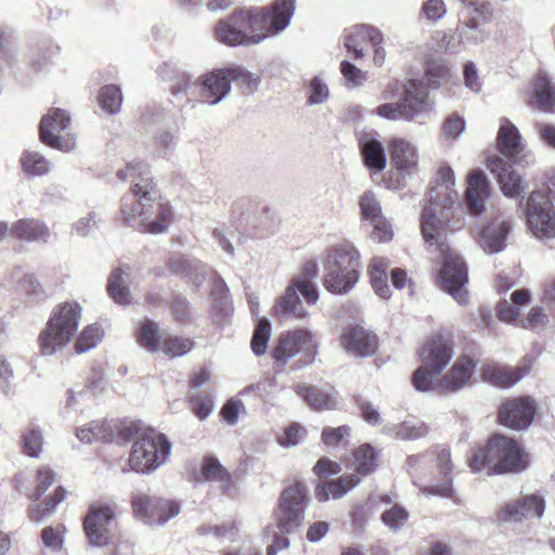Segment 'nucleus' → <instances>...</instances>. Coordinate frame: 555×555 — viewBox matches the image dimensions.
Here are the masks:
<instances>
[{
  "instance_id": "1",
  "label": "nucleus",
  "mask_w": 555,
  "mask_h": 555,
  "mask_svg": "<svg viewBox=\"0 0 555 555\" xmlns=\"http://www.w3.org/2000/svg\"><path fill=\"white\" fill-rule=\"evenodd\" d=\"M463 225V207L455 190L454 172L449 165H442L424 206L421 230L428 250L434 248L443 260L438 275L440 288L449 293L460 305L468 301L467 267L462 257L450 249L444 236L447 227L455 231Z\"/></svg>"
},
{
  "instance_id": "2",
  "label": "nucleus",
  "mask_w": 555,
  "mask_h": 555,
  "mask_svg": "<svg viewBox=\"0 0 555 555\" xmlns=\"http://www.w3.org/2000/svg\"><path fill=\"white\" fill-rule=\"evenodd\" d=\"M117 176L133 185L121 199V217L140 232L159 234L171 224L172 211L159 195L151 177L150 166L141 160L130 162Z\"/></svg>"
},
{
  "instance_id": "3",
  "label": "nucleus",
  "mask_w": 555,
  "mask_h": 555,
  "mask_svg": "<svg viewBox=\"0 0 555 555\" xmlns=\"http://www.w3.org/2000/svg\"><path fill=\"white\" fill-rule=\"evenodd\" d=\"M295 11L292 0H275L270 5L238 9L215 27L217 41L229 47H249L279 36L291 24Z\"/></svg>"
},
{
  "instance_id": "4",
  "label": "nucleus",
  "mask_w": 555,
  "mask_h": 555,
  "mask_svg": "<svg viewBox=\"0 0 555 555\" xmlns=\"http://www.w3.org/2000/svg\"><path fill=\"white\" fill-rule=\"evenodd\" d=\"M453 463L448 449L412 454L406 459V472L412 482L426 495L452 496Z\"/></svg>"
},
{
  "instance_id": "5",
  "label": "nucleus",
  "mask_w": 555,
  "mask_h": 555,
  "mask_svg": "<svg viewBox=\"0 0 555 555\" xmlns=\"http://www.w3.org/2000/svg\"><path fill=\"white\" fill-rule=\"evenodd\" d=\"M526 466V457L519 444L503 435L491 437L469 459V467L474 473H485L488 476L518 473Z\"/></svg>"
},
{
  "instance_id": "6",
  "label": "nucleus",
  "mask_w": 555,
  "mask_h": 555,
  "mask_svg": "<svg viewBox=\"0 0 555 555\" xmlns=\"http://www.w3.org/2000/svg\"><path fill=\"white\" fill-rule=\"evenodd\" d=\"M491 21L490 7L486 2L462 0L457 13V25L453 35L443 34L439 47L451 53H459L482 43L487 37V24Z\"/></svg>"
},
{
  "instance_id": "7",
  "label": "nucleus",
  "mask_w": 555,
  "mask_h": 555,
  "mask_svg": "<svg viewBox=\"0 0 555 555\" xmlns=\"http://www.w3.org/2000/svg\"><path fill=\"white\" fill-rule=\"evenodd\" d=\"M82 308L77 301H64L55 306L38 341L43 356H53L65 348L77 333Z\"/></svg>"
},
{
  "instance_id": "8",
  "label": "nucleus",
  "mask_w": 555,
  "mask_h": 555,
  "mask_svg": "<svg viewBox=\"0 0 555 555\" xmlns=\"http://www.w3.org/2000/svg\"><path fill=\"white\" fill-rule=\"evenodd\" d=\"M318 274L319 268L315 261L309 260L304 264L302 272L293 280L285 289V293L276 300L274 313L278 318L304 319L307 315V311L299 299L298 292L308 305L317 304L319 289L314 283V279H317Z\"/></svg>"
},
{
  "instance_id": "9",
  "label": "nucleus",
  "mask_w": 555,
  "mask_h": 555,
  "mask_svg": "<svg viewBox=\"0 0 555 555\" xmlns=\"http://www.w3.org/2000/svg\"><path fill=\"white\" fill-rule=\"evenodd\" d=\"M454 356L453 343L441 335L433 336L421 350L422 365L413 376L414 387L428 391L434 386V378L441 374Z\"/></svg>"
},
{
  "instance_id": "10",
  "label": "nucleus",
  "mask_w": 555,
  "mask_h": 555,
  "mask_svg": "<svg viewBox=\"0 0 555 555\" xmlns=\"http://www.w3.org/2000/svg\"><path fill=\"white\" fill-rule=\"evenodd\" d=\"M171 452V443L155 429H143L133 442L129 465L137 473H150L163 465Z\"/></svg>"
},
{
  "instance_id": "11",
  "label": "nucleus",
  "mask_w": 555,
  "mask_h": 555,
  "mask_svg": "<svg viewBox=\"0 0 555 555\" xmlns=\"http://www.w3.org/2000/svg\"><path fill=\"white\" fill-rule=\"evenodd\" d=\"M232 81L254 88L258 85L259 78L242 67L210 72L199 77L202 101L210 105L218 104L229 93Z\"/></svg>"
},
{
  "instance_id": "12",
  "label": "nucleus",
  "mask_w": 555,
  "mask_h": 555,
  "mask_svg": "<svg viewBox=\"0 0 555 555\" xmlns=\"http://www.w3.org/2000/svg\"><path fill=\"white\" fill-rule=\"evenodd\" d=\"M308 502V489L302 483L284 489L274 513L276 528L286 534L297 531L304 524Z\"/></svg>"
},
{
  "instance_id": "13",
  "label": "nucleus",
  "mask_w": 555,
  "mask_h": 555,
  "mask_svg": "<svg viewBox=\"0 0 555 555\" xmlns=\"http://www.w3.org/2000/svg\"><path fill=\"white\" fill-rule=\"evenodd\" d=\"M522 216L527 229L535 238H555V209L544 194L532 192L525 203Z\"/></svg>"
},
{
  "instance_id": "14",
  "label": "nucleus",
  "mask_w": 555,
  "mask_h": 555,
  "mask_svg": "<svg viewBox=\"0 0 555 555\" xmlns=\"http://www.w3.org/2000/svg\"><path fill=\"white\" fill-rule=\"evenodd\" d=\"M117 517L116 503H93L83 518V532L89 545L102 547L111 541V527Z\"/></svg>"
},
{
  "instance_id": "15",
  "label": "nucleus",
  "mask_w": 555,
  "mask_h": 555,
  "mask_svg": "<svg viewBox=\"0 0 555 555\" xmlns=\"http://www.w3.org/2000/svg\"><path fill=\"white\" fill-rule=\"evenodd\" d=\"M131 506L134 516L150 526H162L180 513L178 503L144 493H134Z\"/></svg>"
},
{
  "instance_id": "16",
  "label": "nucleus",
  "mask_w": 555,
  "mask_h": 555,
  "mask_svg": "<svg viewBox=\"0 0 555 555\" xmlns=\"http://www.w3.org/2000/svg\"><path fill=\"white\" fill-rule=\"evenodd\" d=\"M496 143L499 151L511 163L522 166L534 163V155L527 149L518 128L507 118L500 120Z\"/></svg>"
},
{
  "instance_id": "17",
  "label": "nucleus",
  "mask_w": 555,
  "mask_h": 555,
  "mask_svg": "<svg viewBox=\"0 0 555 555\" xmlns=\"http://www.w3.org/2000/svg\"><path fill=\"white\" fill-rule=\"evenodd\" d=\"M69 126L70 116L66 111L61 108L50 109L40 121V140L53 149L70 152L76 145L74 138L61 135V132L69 129Z\"/></svg>"
},
{
  "instance_id": "18",
  "label": "nucleus",
  "mask_w": 555,
  "mask_h": 555,
  "mask_svg": "<svg viewBox=\"0 0 555 555\" xmlns=\"http://www.w3.org/2000/svg\"><path fill=\"white\" fill-rule=\"evenodd\" d=\"M317 344L310 331L300 328L283 334L274 349L273 357L278 364L284 365L298 353L311 354Z\"/></svg>"
},
{
  "instance_id": "19",
  "label": "nucleus",
  "mask_w": 555,
  "mask_h": 555,
  "mask_svg": "<svg viewBox=\"0 0 555 555\" xmlns=\"http://www.w3.org/2000/svg\"><path fill=\"white\" fill-rule=\"evenodd\" d=\"M535 408V401L530 397L514 398L502 404L499 421L508 428L525 429L533 421Z\"/></svg>"
},
{
  "instance_id": "20",
  "label": "nucleus",
  "mask_w": 555,
  "mask_h": 555,
  "mask_svg": "<svg viewBox=\"0 0 555 555\" xmlns=\"http://www.w3.org/2000/svg\"><path fill=\"white\" fill-rule=\"evenodd\" d=\"M475 362L467 356L460 357L451 369L442 376L434 378V386L430 390L439 393H451L463 389L473 376Z\"/></svg>"
},
{
  "instance_id": "21",
  "label": "nucleus",
  "mask_w": 555,
  "mask_h": 555,
  "mask_svg": "<svg viewBox=\"0 0 555 555\" xmlns=\"http://www.w3.org/2000/svg\"><path fill=\"white\" fill-rule=\"evenodd\" d=\"M390 159L402 178H412L418 171V150L414 143L403 138H393L388 143Z\"/></svg>"
},
{
  "instance_id": "22",
  "label": "nucleus",
  "mask_w": 555,
  "mask_h": 555,
  "mask_svg": "<svg viewBox=\"0 0 555 555\" xmlns=\"http://www.w3.org/2000/svg\"><path fill=\"white\" fill-rule=\"evenodd\" d=\"M399 103L403 114V120L408 121L431 109L427 86L415 79L404 85L403 94Z\"/></svg>"
},
{
  "instance_id": "23",
  "label": "nucleus",
  "mask_w": 555,
  "mask_h": 555,
  "mask_svg": "<svg viewBox=\"0 0 555 555\" xmlns=\"http://www.w3.org/2000/svg\"><path fill=\"white\" fill-rule=\"evenodd\" d=\"M465 204L473 215H480L486 210V202L490 197V184L481 169H473L467 173Z\"/></svg>"
},
{
  "instance_id": "24",
  "label": "nucleus",
  "mask_w": 555,
  "mask_h": 555,
  "mask_svg": "<svg viewBox=\"0 0 555 555\" xmlns=\"http://www.w3.org/2000/svg\"><path fill=\"white\" fill-rule=\"evenodd\" d=\"M487 167L496 173L501 190L507 197L517 198L526 190V182L507 165L504 158L491 155L487 159Z\"/></svg>"
},
{
  "instance_id": "25",
  "label": "nucleus",
  "mask_w": 555,
  "mask_h": 555,
  "mask_svg": "<svg viewBox=\"0 0 555 555\" xmlns=\"http://www.w3.org/2000/svg\"><path fill=\"white\" fill-rule=\"evenodd\" d=\"M343 348L354 357H370L377 349V337L362 326H348L340 335Z\"/></svg>"
},
{
  "instance_id": "26",
  "label": "nucleus",
  "mask_w": 555,
  "mask_h": 555,
  "mask_svg": "<svg viewBox=\"0 0 555 555\" xmlns=\"http://www.w3.org/2000/svg\"><path fill=\"white\" fill-rule=\"evenodd\" d=\"M531 365L527 362L516 366L499 365L488 363L481 369L482 379L495 387H512L529 374Z\"/></svg>"
},
{
  "instance_id": "27",
  "label": "nucleus",
  "mask_w": 555,
  "mask_h": 555,
  "mask_svg": "<svg viewBox=\"0 0 555 555\" xmlns=\"http://www.w3.org/2000/svg\"><path fill=\"white\" fill-rule=\"evenodd\" d=\"M528 93L532 107L542 112L552 113L555 109V83L552 77L540 70L530 83Z\"/></svg>"
},
{
  "instance_id": "28",
  "label": "nucleus",
  "mask_w": 555,
  "mask_h": 555,
  "mask_svg": "<svg viewBox=\"0 0 555 555\" xmlns=\"http://www.w3.org/2000/svg\"><path fill=\"white\" fill-rule=\"evenodd\" d=\"M544 513L543 498L532 494L506 504L499 513L501 521H519L522 518H540Z\"/></svg>"
},
{
  "instance_id": "29",
  "label": "nucleus",
  "mask_w": 555,
  "mask_h": 555,
  "mask_svg": "<svg viewBox=\"0 0 555 555\" xmlns=\"http://www.w3.org/2000/svg\"><path fill=\"white\" fill-rule=\"evenodd\" d=\"M509 219L495 216L481 231L479 244L487 254L502 251L506 247L507 235L511 232Z\"/></svg>"
},
{
  "instance_id": "30",
  "label": "nucleus",
  "mask_w": 555,
  "mask_h": 555,
  "mask_svg": "<svg viewBox=\"0 0 555 555\" xmlns=\"http://www.w3.org/2000/svg\"><path fill=\"white\" fill-rule=\"evenodd\" d=\"M361 257L353 243L344 241L331 246L326 250L323 261L324 269H357L360 271Z\"/></svg>"
},
{
  "instance_id": "31",
  "label": "nucleus",
  "mask_w": 555,
  "mask_h": 555,
  "mask_svg": "<svg viewBox=\"0 0 555 555\" xmlns=\"http://www.w3.org/2000/svg\"><path fill=\"white\" fill-rule=\"evenodd\" d=\"M360 480L359 476L350 474L318 483L314 489V496L320 502H326L330 499H341L356 488L360 483Z\"/></svg>"
},
{
  "instance_id": "32",
  "label": "nucleus",
  "mask_w": 555,
  "mask_h": 555,
  "mask_svg": "<svg viewBox=\"0 0 555 555\" xmlns=\"http://www.w3.org/2000/svg\"><path fill=\"white\" fill-rule=\"evenodd\" d=\"M323 286L335 295L348 294L358 283L360 271L357 269H324Z\"/></svg>"
},
{
  "instance_id": "33",
  "label": "nucleus",
  "mask_w": 555,
  "mask_h": 555,
  "mask_svg": "<svg viewBox=\"0 0 555 555\" xmlns=\"http://www.w3.org/2000/svg\"><path fill=\"white\" fill-rule=\"evenodd\" d=\"M382 41L383 35L376 28L369 25H359L349 29L345 38V47L353 53L354 59H361L364 56L363 46L365 42L377 46Z\"/></svg>"
},
{
  "instance_id": "34",
  "label": "nucleus",
  "mask_w": 555,
  "mask_h": 555,
  "mask_svg": "<svg viewBox=\"0 0 555 555\" xmlns=\"http://www.w3.org/2000/svg\"><path fill=\"white\" fill-rule=\"evenodd\" d=\"M359 146L364 165L369 169L376 172L385 169L387 159L382 142L371 134H363L359 138Z\"/></svg>"
},
{
  "instance_id": "35",
  "label": "nucleus",
  "mask_w": 555,
  "mask_h": 555,
  "mask_svg": "<svg viewBox=\"0 0 555 555\" xmlns=\"http://www.w3.org/2000/svg\"><path fill=\"white\" fill-rule=\"evenodd\" d=\"M296 393L317 411L334 410L339 403L338 392L335 390L325 391L317 387L298 385Z\"/></svg>"
},
{
  "instance_id": "36",
  "label": "nucleus",
  "mask_w": 555,
  "mask_h": 555,
  "mask_svg": "<svg viewBox=\"0 0 555 555\" xmlns=\"http://www.w3.org/2000/svg\"><path fill=\"white\" fill-rule=\"evenodd\" d=\"M12 231L16 237L28 242L46 243L50 236L47 225L42 221L35 219L17 221L12 228Z\"/></svg>"
},
{
  "instance_id": "37",
  "label": "nucleus",
  "mask_w": 555,
  "mask_h": 555,
  "mask_svg": "<svg viewBox=\"0 0 555 555\" xmlns=\"http://www.w3.org/2000/svg\"><path fill=\"white\" fill-rule=\"evenodd\" d=\"M130 275V268L115 269L108 279L107 289L112 299L118 305H128L131 295L127 286V279Z\"/></svg>"
},
{
  "instance_id": "38",
  "label": "nucleus",
  "mask_w": 555,
  "mask_h": 555,
  "mask_svg": "<svg viewBox=\"0 0 555 555\" xmlns=\"http://www.w3.org/2000/svg\"><path fill=\"white\" fill-rule=\"evenodd\" d=\"M383 433L400 440H413L426 436L428 428L424 423L405 421L400 424L384 426Z\"/></svg>"
},
{
  "instance_id": "39",
  "label": "nucleus",
  "mask_w": 555,
  "mask_h": 555,
  "mask_svg": "<svg viewBox=\"0 0 555 555\" xmlns=\"http://www.w3.org/2000/svg\"><path fill=\"white\" fill-rule=\"evenodd\" d=\"M240 526L236 521H224L218 525H202L197 528L201 537H212L220 542L236 540Z\"/></svg>"
},
{
  "instance_id": "40",
  "label": "nucleus",
  "mask_w": 555,
  "mask_h": 555,
  "mask_svg": "<svg viewBox=\"0 0 555 555\" xmlns=\"http://www.w3.org/2000/svg\"><path fill=\"white\" fill-rule=\"evenodd\" d=\"M66 498V491L57 487L52 496L47 498L41 504H35L29 509V518L34 522H42L49 518L60 504Z\"/></svg>"
},
{
  "instance_id": "41",
  "label": "nucleus",
  "mask_w": 555,
  "mask_h": 555,
  "mask_svg": "<svg viewBox=\"0 0 555 555\" xmlns=\"http://www.w3.org/2000/svg\"><path fill=\"white\" fill-rule=\"evenodd\" d=\"M139 344L151 352L159 350L163 343V333L159 331V325L152 320H145L138 331Z\"/></svg>"
},
{
  "instance_id": "42",
  "label": "nucleus",
  "mask_w": 555,
  "mask_h": 555,
  "mask_svg": "<svg viewBox=\"0 0 555 555\" xmlns=\"http://www.w3.org/2000/svg\"><path fill=\"white\" fill-rule=\"evenodd\" d=\"M353 465L363 476L373 473L378 466L375 449L369 443L360 446L353 453Z\"/></svg>"
},
{
  "instance_id": "43",
  "label": "nucleus",
  "mask_w": 555,
  "mask_h": 555,
  "mask_svg": "<svg viewBox=\"0 0 555 555\" xmlns=\"http://www.w3.org/2000/svg\"><path fill=\"white\" fill-rule=\"evenodd\" d=\"M21 165L29 177L44 176L50 171V162L36 151H25L21 157Z\"/></svg>"
},
{
  "instance_id": "44",
  "label": "nucleus",
  "mask_w": 555,
  "mask_h": 555,
  "mask_svg": "<svg viewBox=\"0 0 555 555\" xmlns=\"http://www.w3.org/2000/svg\"><path fill=\"white\" fill-rule=\"evenodd\" d=\"M24 452L31 457H38L42 452L43 435L39 425L30 423L22 433Z\"/></svg>"
},
{
  "instance_id": "45",
  "label": "nucleus",
  "mask_w": 555,
  "mask_h": 555,
  "mask_svg": "<svg viewBox=\"0 0 555 555\" xmlns=\"http://www.w3.org/2000/svg\"><path fill=\"white\" fill-rule=\"evenodd\" d=\"M193 341L189 338L175 336L168 333H163V343L159 347L165 354L169 357H182L191 351Z\"/></svg>"
},
{
  "instance_id": "46",
  "label": "nucleus",
  "mask_w": 555,
  "mask_h": 555,
  "mask_svg": "<svg viewBox=\"0 0 555 555\" xmlns=\"http://www.w3.org/2000/svg\"><path fill=\"white\" fill-rule=\"evenodd\" d=\"M103 337L104 331L100 325L91 324L87 326L75 344L76 352L83 353L95 348L102 341Z\"/></svg>"
},
{
  "instance_id": "47",
  "label": "nucleus",
  "mask_w": 555,
  "mask_h": 555,
  "mask_svg": "<svg viewBox=\"0 0 555 555\" xmlns=\"http://www.w3.org/2000/svg\"><path fill=\"white\" fill-rule=\"evenodd\" d=\"M409 516V512L403 506L393 504L382 513L380 519L389 530L398 532L408 524Z\"/></svg>"
},
{
  "instance_id": "48",
  "label": "nucleus",
  "mask_w": 555,
  "mask_h": 555,
  "mask_svg": "<svg viewBox=\"0 0 555 555\" xmlns=\"http://www.w3.org/2000/svg\"><path fill=\"white\" fill-rule=\"evenodd\" d=\"M99 103L103 111L109 114L118 113L122 103V94L119 87L115 85L103 87L99 94Z\"/></svg>"
},
{
  "instance_id": "49",
  "label": "nucleus",
  "mask_w": 555,
  "mask_h": 555,
  "mask_svg": "<svg viewBox=\"0 0 555 555\" xmlns=\"http://www.w3.org/2000/svg\"><path fill=\"white\" fill-rule=\"evenodd\" d=\"M59 48L51 40H41L31 47L30 59L38 68H42L56 54Z\"/></svg>"
},
{
  "instance_id": "50",
  "label": "nucleus",
  "mask_w": 555,
  "mask_h": 555,
  "mask_svg": "<svg viewBox=\"0 0 555 555\" xmlns=\"http://www.w3.org/2000/svg\"><path fill=\"white\" fill-rule=\"evenodd\" d=\"M12 283L17 291L24 292L27 295L39 296L43 293L40 282L31 273L16 271L12 275Z\"/></svg>"
},
{
  "instance_id": "51",
  "label": "nucleus",
  "mask_w": 555,
  "mask_h": 555,
  "mask_svg": "<svg viewBox=\"0 0 555 555\" xmlns=\"http://www.w3.org/2000/svg\"><path fill=\"white\" fill-rule=\"evenodd\" d=\"M189 400L193 405V412L199 421L206 420L214 410V403L209 395L201 390H191Z\"/></svg>"
},
{
  "instance_id": "52",
  "label": "nucleus",
  "mask_w": 555,
  "mask_h": 555,
  "mask_svg": "<svg viewBox=\"0 0 555 555\" xmlns=\"http://www.w3.org/2000/svg\"><path fill=\"white\" fill-rule=\"evenodd\" d=\"M270 335L271 324L269 320L260 319L250 341L251 350L256 356H261L266 352Z\"/></svg>"
},
{
  "instance_id": "53",
  "label": "nucleus",
  "mask_w": 555,
  "mask_h": 555,
  "mask_svg": "<svg viewBox=\"0 0 555 555\" xmlns=\"http://www.w3.org/2000/svg\"><path fill=\"white\" fill-rule=\"evenodd\" d=\"M360 208L365 221L372 222L383 217L380 203L371 191L364 192L360 197Z\"/></svg>"
},
{
  "instance_id": "54",
  "label": "nucleus",
  "mask_w": 555,
  "mask_h": 555,
  "mask_svg": "<svg viewBox=\"0 0 555 555\" xmlns=\"http://www.w3.org/2000/svg\"><path fill=\"white\" fill-rule=\"evenodd\" d=\"M450 69L442 61H431L427 64L425 79L429 86L439 87L448 80Z\"/></svg>"
},
{
  "instance_id": "55",
  "label": "nucleus",
  "mask_w": 555,
  "mask_h": 555,
  "mask_svg": "<svg viewBox=\"0 0 555 555\" xmlns=\"http://www.w3.org/2000/svg\"><path fill=\"white\" fill-rule=\"evenodd\" d=\"M63 533H64V527L57 526V527H44L41 530V542L42 544L49 548L53 553H57L63 547Z\"/></svg>"
},
{
  "instance_id": "56",
  "label": "nucleus",
  "mask_w": 555,
  "mask_h": 555,
  "mask_svg": "<svg viewBox=\"0 0 555 555\" xmlns=\"http://www.w3.org/2000/svg\"><path fill=\"white\" fill-rule=\"evenodd\" d=\"M202 473L207 480H216L224 482L225 485L230 481L228 472L222 465L214 457H207L202 466Z\"/></svg>"
},
{
  "instance_id": "57",
  "label": "nucleus",
  "mask_w": 555,
  "mask_h": 555,
  "mask_svg": "<svg viewBox=\"0 0 555 555\" xmlns=\"http://www.w3.org/2000/svg\"><path fill=\"white\" fill-rule=\"evenodd\" d=\"M447 14V5L443 0H426L421 10V17L428 22H438Z\"/></svg>"
},
{
  "instance_id": "58",
  "label": "nucleus",
  "mask_w": 555,
  "mask_h": 555,
  "mask_svg": "<svg viewBox=\"0 0 555 555\" xmlns=\"http://www.w3.org/2000/svg\"><path fill=\"white\" fill-rule=\"evenodd\" d=\"M330 96V90L327 85L321 77H314L310 81V94L308 102L311 105L322 104L327 101Z\"/></svg>"
},
{
  "instance_id": "59",
  "label": "nucleus",
  "mask_w": 555,
  "mask_h": 555,
  "mask_svg": "<svg viewBox=\"0 0 555 555\" xmlns=\"http://www.w3.org/2000/svg\"><path fill=\"white\" fill-rule=\"evenodd\" d=\"M548 321L547 314L544 309L535 306L530 309L526 318L521 319L519 323L525 328L538 330L543 327Z\"/></svg>"
},
{
  "instance_id": "60",
  "label": "nucleus",
  "mask_w": 555,
  "mask_h": 555,
  "mask_svg": "<svg viewBox=\"0 0 555 555\" xmlns=\"http://www.w3.org/2000/svg\"><path fill=\"white\" fill-rule=\"evenodd\" d=\"M351 434V428L347 425L338 426L336 428L325 427L322 431V441L327 447H336L346 437Z\"/></svg>"
},
{
  "instance_id": "61",
  "label": "nucleus",
  "mask_w": 555,
  "mask_h": 555,
  "mask_svg": "<svg viewBox=\"0 0 555 555\" xmlns=\"http://www.w3.org/2000/svg\"><path fill=\"white\" fill-rule=\"evenodd\" d=\"M54 482V473L47 467L40 468L37 473V486L29 495L34 502L38 501L48 488Z\"/></svg>"
},
{
  "instance_id": "62",
  "label": "nucleus",
  "mask_w": 555,
  "mask_h": 555,
  "mask_svg": "<svg viewBox=\"0 0 555 555\" xmlns=\"http://www.w3.org/2000/svg\"><path fill=\"white\" fill-rule=\"evenodd\" d=\"M305 433L306 430L301 425L297 423L292 424L284 430L283 435L279 437V443L285 448L295 447L304 438Z\"/></svg>"
},
{
  "instance_id": "63",
  "label": "nucleus",
  "mask_w": 555,
  "mask_h": 555,
  "mask_svg": "<svg viewBox=\"0 0 555 555\" xmlns=\"http://www.w3.org/2000/svg\"><path fill=\"white\" fill-rule=\"evenodd\" d=\"M340 72L345 80L347 81L348 86L351 87L361 86L366 78L364 72H362L360 68H358L348 61H343L340 63Z\"/></svg>"
},
{
  "instance_id": "64",
  "label": "nucleus",
  "mask_w": 555,
  "mask_h": 555,
  "mask_svg": "<svg viewBox=\"0 0 555 555\" xmlns=\"http://www.w3.org/2000/svg\"><path fill=\"white\" fill-rule=\"evenodd\" d=\"M370 223L373 227L371 237L374 241L389 242L392 238V227L384 216Z\"/></svg>"
}]
</instances>
